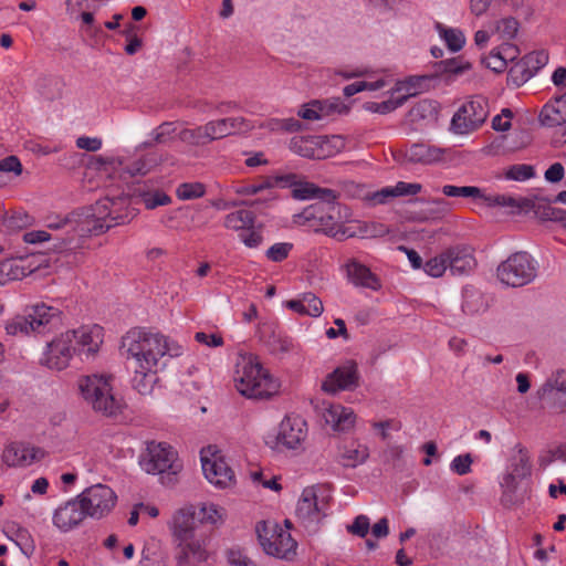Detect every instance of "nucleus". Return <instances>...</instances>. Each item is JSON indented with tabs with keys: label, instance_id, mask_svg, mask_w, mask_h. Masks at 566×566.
Instances as JSON below:
<instances>
[{
	"label": "nucleus",
	"instance_id": "obj_1",
	"mask_svg": "<svg viewBox=\"0 0 566 566\" xmlns=\"http://www.w3.org/2000/svg\"><path fill=\"white\" fill-rule=\"evenodd\" d=\"M122 349L137 368L164 369L169 358L179 357L182 346L160 333L133 328L122 338Z\"/></svg>",
	"mask_w": 566,
	"mask_h": 566
},
{
	"label": "nucleus",
	"instance_id": "obj_2",
	"mask_svg": "<svg viewBox=\"0 0 566 566\" xmlns=\"http://www.w3.org/2000/svg\"><path fill=\"white\" fill-rule=\"evenodd\" d=\"M232 380L237 391L249 399H270L281 388L280 380L254 354L242 350L235 356Z\"/></svg>",
	"mask_w": 566,
	"mask_h": 566
},
{
	"label": "nucleus",
	"instance_id": "obj_3",
	"mask_svg": "<svg viewBox=\"0 0 566 566\" xmlns=\"http://www.w3.org/2000/svg\"><path fill=\"white\" fill-rule=\"evenodd\" d=\"M124 198L105 197L98 200L93 207L85 209L74 219H63L56 222L46 223L49 229L59 230L70 227L78 237L98 235L112 227L124 223L127 216L118 212V208L124 203Z\"/></svg>",
	"mask_w": 566,
	"mask_h": 566
},
{
	"label": "nucleus",
	"instance_id": "obj_4",
	"mask_svg": "<svg viewBox=\"0 0 566 566\" xmlns=\"http://www.w3.org/2000/svg\"><path fill=\"white\" fill-rule=\"evenodd\" d=\"M127 149H117L113 153L99 155L94 158L92 165L102 175L114 180L127 181L137 176H145L158 165L156 154L128 158Z\"/></svg>",
	"mask_w": 566,
	"mask_h": 566
},
{
	"label": "nucleus",
	"instance_id": "obj_5",
	"mask_svg": "<svg viewBox=\"0 0 566 566\" xmlns=\"http://www.w3.org/2000/svg\"><path fill=\"white\" fill-rule=\"evenodd\" d=\"M531 475L530 455L518 448L513 451L504 474L500 479L502 490L501 502L505 507L521 505L527 497L524 481Z\"/></svg>",
	"mask_w": 566,
	"mask_h": 566
},
{
	"label": "nucleus",
	"instance_id": "obj_6",
	"mask_svg": "<svg viewBox=\"0 0 566 566\" xmlns=\"http://www.w3.org/2000/svg\"><path fill=\"white\" fill-rule=\"evenodd\" d=\"M112 380L111 376L103 374L81 376L77 379V389L84 401L106 416H114L122 409L120 399L113 394Z\"/></svg>",
	"mask_w": 566,
	"mask_h": 566
},
{
	"label": "nucleus",
	"instance_id": "obj_7",
	"mask_svg": "<svg viewBox=\"0 0 566 566\" xmlns=\"http://www.w3.org/2000/svg\"><path fill=\"white\" fill-rule=\"evenodd\" d=\"M338 205L335 200H319L307 206L301 212L293 214L292 222L296 227L304 228L308 231L324 232L334 238H342L345 232H339V227L335 220V212Z\"/></svg>",
	"mask_w": 566,
	"mask_h": 566
},
{
	"label": "nucleus",
	"instance_id": "obj_8",
	"mask_svg": "<svg viewBox=\"0 0 566 566\" xmlns=\"http://www.w3.org/2000/svg\"><path fill=\"white\" fill-rule=\"evenodd\" d=\"M329 499V492L323 485H311L302 491L296 505V516L310 533H316L327 517Z\"/></svg>",
	"mask_w": 566,
	"mask_h": 566
},
{
	"label": "nucleus",
	"instance_id": "obj_9",
	"mask_svg": "<svg viewBox=\"0 0 566 566\" xmlns=\"http://www.w3.org/2000/svg\"><path fill=\"white\" fill-rule=\"evenodd\" d=\"M537 260L525 251L511 254L496 270L497 279L503 285L521 287L532 283L538 274Z\"/></svg>",
	"mask_w": 566,
	"mask_h": 566
},
{
	"label": "nucleus",
	"instance_id": "obj_10",
	"mask_svg": "<svg viewBox=\"0 0 566 566\" xmlns=\"http://www.w3.org/2000/svg\"><path fill=\"white\" fill-rule=\"evenodd\" d=\"M200 461L203 475L211 485L220 490L235 486L237 478L230 459L218 446L202 448Z\"/></svg>",
	"mask_w": 566,
	"mask_h": 566
},
{
	"label": "nucleus",
	"instance_id": "obj_11",
	"mask_svg": "<svg viewBox=\"0 0 566 566\" xmlns=\"http://www.w3.org/2000/svg\"><path fill=\"white\" fill-rule=\"evenodd\" d=\"M258 538L264 553L280 559L291 560L296 555L297 543L289 530L275 522L262 521L256 525Z\"/></svg>",
	"mask_w": 566,
	"mask_h": 566
},
{
	"label": "nucleus",
	"instance_id": "obj_12",
	"mask_svg": "<svg viewBox=\"0 0 566 566\" xmlns=\"http://www.w3.org/2000/svg\"><path fill=\"white\" fill-rule=\"evenodd\" d=\"M61 311L45 303H36L27 310L25 315H19L6 324V332L9 335H30L42 333L44 328L60 319Z\"/></svg>",
	"mask_w": 566,
	"mask_h": 566
},
{
	"label": "nucleus",
	"instance_id": "obj_13",
	"mask_svg": "<svg viewBox=\"0 0 566 566\" xmlns=\"http://www.w3.org/2000/svg\"><path fill=\"white\" fill-rule=\"evenodd\" d=\"M139 465L148 474H178L182 469L178 453L174 447L166 442H147L139 455Z\"/></svg>",
	"mask_w": 566,
	"mask_h": 566
},
{
	"label": "nucleus",
	"instance_id": "obj_14",
	"mask_svg": "<svg viewBox=\"0 0 566 566\" xmlns=\"http://www.w3.org/2000/svg\"><path fill=\"white\" fill-rule=\"evenodd\" d=\"M308 436V426L306 420L298 415H286L277 427V433L274 437H268L265 444L273 450H289L300 452Z\"/></svg>",
	"mask_w": 566,
	"mask_h": 566
},
{
	"label": "nucleus",
	"instance_id": "obj_15",
	"mask_svg": "<svg viewBox=\"0 0 566 566\" xmlns=\"http://www.w3.org/2000/svg\"><path fill=\"white\" fill-rule=\"evenodd\" d=\"M489 113L488 101L481 96L473 97L462 103L453 114L450 129L455 135H469L485 123Z\"/></svg>",
	"mask_w": 566,
	"mask_h": 566
},
{
	"label": "nucleus",
	"instance_id": "obj_16",
	"mask_svg": "<svg viewBox=\"0 0 566 566\" xmlns=\"http://www.w3.org/2000/svg\"><path fill=\"white\" fill-rule=\"evenodd\" d=\"M345 146L342 136H295L290 142V149L302 157L322 159L331 157Z\"/></svg>",
	"mask_w": 566,
	"mask_h": 566
},
{
	"label": "nucleus",
	"instance_id": "obj_17",
	"mask_svg": "<svg viewBox=\"0 0 566 566\" xmlns=\"http://www.w3.org/2000/svg\"><path fill=\"white\" fill-rule=\"evenodd\" d=\"M87 516L99 520L108 515L117 502L116 493L106 484H94L77 495Z\"/></svg>",
	"mask_w": 566,
	"mask_h": 566
},
{
	"label": "nucleus",
	"instance_id": "obj_18",
	"mask_svg": "<svg viewBox=\"0 0 566 566\" xmlns=\"http://www.w3.org/2000/svg\"><path fill=\"white\" fill-rule=\"evenodd\" d=\"M69 331L60 333L49 342L43 352L41 363L50 369L63 370L69 367L76 350Z\"/></svg>",
	"mask_w": 566,
	"mask_h": 566
},
{
	"label": "nucleus",
	"instance_id": "obj_19",
	"mask_svg": "<svg viewBox=\"0 0 566 566\" xmlns=\"http://www.w3.org/2000/svg\"><path fill=\"white\" fill-rule=\"evenodd\" d=\"M69 332L73 335L76 356L82 360L94 359L104 343V328L97 324H85Z\"/></svg>",
	"mask_w": 566,
	"mask_h": 566
},
{
	"label": "nucleus",
	"instance_id": "obj_20",
	"mask_svg": "<svg viewBox=\"0 0 566 566\" xmlns=\"http://www.w3.org/2000/svg\"><path fill=\"white\" fill-rule=\"evenodd\" d=\"M209 543L210 537L205 534H196L177 542V565L198 566L206 563L210 557Z\"/></svg>",
	"mask_w": 566,
	"mask_h": 566
},
{
	"label": "nucleus",
	"instance_id": "obj_21",
	"mask_svg": "<svg viewBox=\"0 0 566 566\" xmlns=\"http://www.w3.org/2000/svg\"><path fill=\"white\" fill-rule=\"evenodd\" d=\"M87 516L78 496L60 505L52 516L53 525L63 533L78 527Z\"/></svg>",
	"mask_w": 566,
	"mask_h": 566
},
{
	"label": "nucleus",
	"instance_id": "obj_22",
	"mask_svg": "<svg viewBox=\"0 0 566 566\" xmlns=\"http://www.w3.org/2000/svg\"><path fill=\"white\" fill-rule=\"evenodd\" d=\"M357 382V366L355 363L348 361L327 375L322 384V389L328 394H336L356 387Z\"/></svg>",
	"mask_w": 566,
	"mask_h": 566
},
{
	"label": "nucleus",
	"instance_id": "obj_23",
	"mask_svg": "<svg viewBox=\"0 0 566 566\" xmlns=\"http://www.w3.org/2000/svg\"><path fill=\"white\" fill-rule=\"evenodd\" d=\"M43 452L40 448L21 442L8 444L2 453V461L8 467L25 468L40 460Z\"/></svg>",
	"mask_w": 566,
	"mask_h": 566
},
{
	"label": "nucleus",
	"instance_id": "obj_24",
	"mask_svg": "<svg viewBox=\"0 0 566 566\" xmlns=\"http://www.w3.org/2000/svg\"><path fill=\"white\" fill-rule=\"evenodd\" d=\"M203 128L207 144H209L213 140L248 130L250 125L243 117L237 116L210 120L203 125Z\"/></svg>",
	"mask_w": 566,
	"mask_h": 566
},
{
	"label": "nucleus",
	"instance_id": "obj_25",
	"mask_svg": "<svg viewBox=\"0 0 566 566\" xmlns=\"http://www.w3.org/2000/svg\"><path fill=\"white\" fill-rule=\"evenodd\" d=\"M369 448L358 439L344 440L337 447V461L346 469L363 465L369 458Z\"/></svg>",
	"mask_w": 566,
	"mask_h": 566
},
{
	"label": "nucleus",
	"instance_id": "obj_26",
	"mask_svg": "<svg viewBox=\"0 0 566 566\" xmlns=\"http://www.w3.org/2000/svg\"><path fill=\"white\" fill-rule=\"evenodd\" d=\"M322 417L334 431L346 432L354 428L356 415L352 408L340 403L324 402Z\"/></svg>",
	"mask_w": 566,
	"mask_h": 566
},
{
	"label": "nucleus",
	"instance_id": "obj_27",
	"mask_svg": "<svg viewBox=\"0 0 566 566\" xmlns=\"http://www.w3.org/2000/svg\"><path fill=\"white\" fill-rule=\"evenodd\" d=\"M520 54L516 45L511 43H503L499 48L491 50V52L482 59V63L489 70L501 73L506 70L509 62H514Z\"/></svg>",
	"mask_w": 566,
	"mask_h": 566
},
{
	"label": "nucleus",
	"instance_id": "obj_28",
	"mask_svg": "<svg viewBox=\"0 0 566 566\" xmlns=\"http://www.w3.org/2000/svg\"><path fill=\"white\" fill-rule=\"evenodd\" d=\"M448 265L453 275H467L475 266V259L467 247H453L447 250Z\"/></svg>",
	"mask_w": 566,
	"mask_h": 566
},
{
	"label": "nucleus",
	"instance_id": "obj_29",
	"mask_svg": "<svg viewBox=\"0 0 566 566\" xmlns=\"http://www.w3.org/2000/svg\"><path fill=\"white\" fill-rule=\"evenodd\" d=\"M28 259L12 258L0 262V284L22 280L34 271Z\"/></svg>",
	"mask_w": 566,
	"mask_h": 566
},
{
	"label": "nucleus",
	"instance_id": "obj_30",
	"mask_svg": "<svg viewBox=\"0 0 566 566\" xmlns=\"http://www.w3.org/2000/svg\"><path fill=\"white\" fill-rule=\"evenodd\" d=\"M346 272L349 281L356 286L373 291H377L381 286L379 279L367 266L357 261H349L346 264Z\"/></svg>",
	"mask_w": 566,
	"mask_h": 566
},
{
	"label": "nucleus",
	"instance_id": "obj_31",
	"mask_svg": "<svg viewBox=\"0 0 566 566\" xmlns=\"http://www.w3.org/2000/svg\"><path fill=\"white\" fill-rule=\"evenodd\" d=\"M169 528L176 542L196 535L195 515L187 510H178L169 523Z\"/></svg>",
	"mask_w": 566,
	"mask_h": 566
},
{
	"label": "nucleus",
	"instance_id": "obj_32",
	"mask_svg": "<svg viewBox=\"0 0 566 566\" xmlns=\"http://www.w3.org/2000/svg\"><path fill=\"white\" fill-rule=\"evenodd\" d=\"M444 149L429 144H412L406 151V157L411 163L431 165L443 159Z\"/></svg>",
	"mask_w": 566,
	"mask_h": 566
},
{
	"label": "nucleus",
	"instance_id": "obj_33",
	"mask_svg": "<svg viewBox=\"0 0 566 566\" xmlns=\"http://www.w3.org/2000/svg\"><path fill=\"white\" fill-rule=\"evenodd\" d=\"M284 305L302 316L311 317L321 316L324 310L322 301L313 293H304L298 298L286 301Z\"/></svg>",
	"mask_w": 566,
	"mask_h": 566
},
{
	"label": "nucleus",
	"instance_id": "obj_34",
	"mask_svg": "<svg viewBox=\"0 0 566 566\" xmlns=\"http://www.w3.org/2000/svg\"><path fill=\"white\" fill-rule=\"evenodd\" d=\"M439 116L438 104L430 99L419 101L410 111L409 119L418 126H430L437 123Z\"/></svg>",
	"mask_w": 566,
	"mask_h": 566
},
{
	"label": "nucleus",
	"instance_id": "obj_35",
	"mask_svg": "<svg viewBox=\"0 0 566 566\" xmlns=\"http://www.w3.org/2000/svg\"><path fill=\"white\" fill-rule=\"evenodd\" d=\"M292 197L296 200H335V192L327 188H321L313 182L301 180L298 185H295V189L292 190Z\"/></svg>",
	"mask_w": 566,
	"mask_h": 566
},
{
	"label": "nucleus",
	"instance_id": "obj_36",
	"mask_svg": "<svg viewBox=\"0 0 566 566\" xmlns=\"http://www.w3.org/2000/svg\"><path fill=\"white\" fill-rule=\"evenodd\" d=\"M539 118L542 124L547 127L564 125L566 123V98L558 97L547 103L543 107Z\"/></svg>",
	"mask_w": 566,
	"mask_h": 566
},
{
	"label": "nucleus",
	"instance_id": "obj_37",
	"mask_svg": "<svg viewBox=\"0 0 566 566\" xmlns=\"http://www.w3.org/2000/svg\"><path fill=\"white\" fill-rule=\"evenodd\" d=\"M426 81L424 76H409L405 80L395 81L394 86L390 87L389 93L396 95V99H401V106L411 96L419 93L420 84Z\"/></svg>",
	"mask_w": 566,
	"mask_h": 566
},
{
	"label": "nucleus",
	"instance_id": "obj_38",
	"mask_svg": "<svg viewBox=\"0 0 566 566\" xmlns=\"http://www.w3.org/2000/svg\"><path fill=\"white\" fill-rule=\"evenodd\" d=\"M133 368L134 376L132 385L134 389H136L140 395H150L158 380L157 375L161 369L149 368V370H145L137 368V366H133Z\"/></svg>",
	"mask_w": 566,
	"mask_h": 566
},
{
	"label": "nucleus",
	"instance_id": "obj_39",
	"mask_svg": "<svg viewBox=\"0 0 566 566\" xmlns=\"http://www.w3.org/2000/svg\"><path fill=\"white\" fill-rule=\"evenodd\" d=\"M392 83V75L384 72L375 81H358L352 84L346 85L343 88V93L345 96L350 97L363 91H378L384 88Z\"/></svg>",
	"mask_w": 566,
	"mask_h": 566
},
{
	"label": "nucleus",
	"instance_id": "obj_40",
	"mask_svg": "<svg viewBox=\"0 0 566 566\" xmlns=\"http://www.w3.org/2000/svg\"><path fill=\"white\" fill-rule=\"evenodd\" d=\"M436 30L451 52H459L465 45L467 39L462 30L444 27L441 23L436 24Z\"/></svg>",
	"mask_w": 566,
	"mask_h": 566
},
{
	"label": "nucleus",
	"instance_id": "obj_41",
	"mask_svg": "<svg viewBox=\"0 0 566 566\" xmlns=\"http://www.w3.org/2000/svg\"><path fill=\"white\" fill-rule=\"evenodd\" d=\"M254 216L249 210H237L226 216L223 226L233 231H244L253 228Z\"/></svg>",
	"mask_w": 566,
	"mask_h": 566
},
{
	"label": "nucleus",
	"instance_id": "obj_42",
	"mask_svg": "<svg viewBox=\"0 0 566 566\" xmlns=\"http://www.w3.org/2000/svg\"><path fill=\"white\" fill-rule=\"evenodd\" d=\"M136 196L146 209L153 210L160 206H167L171 198L163 190H149L140 187L136 190Z\"/></svg>",
	"mask_w": 566,
	"mask_h": 566
},
{
	"label": "nucleus",
	"instance_id": "obj_43",
	"mask_svg": "<svg viewBox=\"0 0 566 566\" xmlns=\"http://www.w3.org/2000/svg\"><path fill=\"white\" fill-rule=\"evenodd\" d=\"M198 518L202 524L221 525L226 518V510L214 503L205 502L198 509Z\"/></svg>",
	"mask_w": 566,
	"mask_h": 566
},
{
	"label": "nucleus",
	"instance_id": "obj_44",
	"mask_svg": "<svg viewBox=\"0 0 566 566\" xmlns=\"http://www.w3.org/2000/svg\"><path fill=\"white\" fill-rule=\"evenodd\" d=\"M553 390L566 394V369H558L542 385L537 391L539 399H544Z\"/></svg>",
	"mask_w": 566,
	"mask_h": 566
},
{
	"label": "nucleus",
	"instance_id": "obj_45",
	"mask_svg": "<svg viewBox=\"0 0 566 566\" xmlns=\"http://www.w3.org/2000/svg\"><path fill=\"white\" fill-rule=\"evenodd\" d=\"M492 206H497L509 209L511 213H520L528 207V200L524 198H515L506 195H496L489 198Z\"/></svg>",
	"mask_w": 566,
	"mask_h": 566
},
{
	"label": "nucleus",
	"instance_id": "obj_46",
	"mask_svg": "<svg viewBox=\"0 0 566 566\" xmlns=\"http://www.w3.org/2000/svg\"><path fill=\"white\" fill-rule=\"evenodd\" d=\"M388 97L381 102H366L363 108L366 112L386 115L401 106V99H396V95L387 92Z\"/></svg>",
	"mask_w": 566,
	"mask_h": 566
},
{
	"label": "nucleus",
	"instance_id": "obj_47",
	"mask_svg": "<svg viewBox=\"0 0 566 566\" xmlns=\"http://www.w3.org/2000/svg\"><path fill=\"white\" fill-rule=\"evenodd\" d=\"M534 76L535 75L533 74V71L521 59L510 67L507 73V82L518 87L525 84Z\"/></svg>",
	"mask_w": 566,
	"mask_h": 566
},
{
	"label": "nucleus",
	"instance_id": "obj_48",
	"mask_svg": "<svg viewBox=\"0 0 566 566\" xmlns=\"http://www.w3.org/2000/svg\"><path fill=\"white\" fill-rule=\"evenodd\" d=\"M441 192L451 198H472L479 200L483 198L482 190L475 186H454L444 185Z\"/></svg>",
	"mask_w": 566,
	"mask_h": 566
},
{
	"label": "nucleus",
	"instance_id": "obj_49",
	"mask_svg": "<svg viewBox=\"0 0 566 566\" xmlns=\"http://www.w3.org/2000/svg\"><path fill=\"white\" fill-rule=\"evenodd\" d=\"M269 349L274 355H285L296 352L297 345L289 336L273 335L269 340Z\"/></svg>",
	"mask_w": 566,
	"mask_h": 566
},
{
	"label": "nucleus",
	"instance_id": "obj_50",
	"mask_svg": "<svg viewBox=\"0 0 566 566\" xmlns=\"http://www.w3.org/2000/svg\"><path fill=\"white\" fill-rule=\"evenodd\" d=\"M206 193V186L202 182H184L176 189V195L180 200H192L203 197Z\"/></svg>",
	"mask_w": 566,
	"mask_h": 566
},
{
	"label": "nucleus",
	"instance_id": "obj_51",
	"mask_svg": "<svg viewBox=\"0 0 566 566\" xmlns=\"http://www.w3.org/2000/svg\"><path fill=\"white\" fill-rule=\"evenodd\" d=\"M535 177V169L532 165L527 164H516L510 166L505 172L504 178L506 180H514V181H526Z\"/></svg>",
	"mask_w": 566,
	"mask_h": 566
},
{
	"label": "nucleus",
	"instance_id": "obj_52",
	"mask_svg": "<svg viewBox=\"0 0 566 566\" xmlns=\"http://www.w3.org/2000/svg\"><path fill=\"white\" fill-rule=\"evenodd\" d=\"M422 269L431 277L442 276L447 269H449L447 251L428 260Z\"/></svg>",
	"mask_w": 566,
	"mask_h": 566
},
{
	"label": "nucleus",
	"instance_id": "obj_53",
	"mask_svg": "<svg viewBox=\"0 0 566 566\" xmlns=\"http://www.w3.org/2000/svg\"><path fill=\"white\" fill-rule=\"evenodd\" d=\"M520 23L515 18L507 17L496 22L495 31L502 40H513L518 32Z\"/></svg>",
	"mask_w": 566,
	"mask_h": 566
},
{
	"label": "nucleus",
	"instance_id": "obj_54",
	"mask_svg": "<svg viewBox=\"0 0 566 566\" xmlns=\"http://www.w3.org/2000/svg\"><path fill=\"white\" fill-rule=\"evenodd\" d=\"M297 114L300 117L306 120H319L326 117L323 102L318 99L304 104Z\"/></svg>",
	"mask_w": 566,
	"mask_h": 566
},
{
	"label": "nucleus",
	"instance_id": "obj_55",
	"mask_svg": "<svg viewBox=\"0 0 566 566\" xmlns=\"http://www.w3.org/2000/svg\"><path fill=\"white\" fill-rule=\"evenodd\" d=\"M548 53L545 50L534 51L522 57L534 75L548 63Z\"/></svg>",
	"mask_w": 566,
	"mask_h": 566
},
{
	"label": "nucleus",
	"instance_id": "obj_56",
	"mask_svg": "<svg viewBox=\"0 0 566 566\" xmlns=\"http://www.w3.org/2000/svg\"><path fill=\"white\" fill-rule=\"evenodd\" d=\"M203 125L198 126L191 129H182L179 133V139L184 143L195 145V146H203L207 145L206 135L203 134Z\"/></svg>",
	"mask_w": 566,
	"mask_h": 566
},
{
	"label": "nucleus",
	"instance_id": "obj_57",
	"mask_svg": "<svg viewBox=\"0 0 566 566\" xmlns=\"http://www.w3.org/2000/svg\"><path fill=\"white\" fill-rule=\"evenodd\" d=\"M293 249V244L289 242H277L271 245L266 252L265 256L272 262H282L285 260L291 250Z\"/></svg>",
	"mask_w": 566,
	"mask_h": 566
},
{
	"label": "nucleus",
	"instance_id": "obj_58",
	"mask_svg": "<svg viewBox=\"0 0 566 566\" xmlns=\"http://www.w3.org/2000/svg\"><path fill=\"white\" fill-rule=\"evenodd\" d=\"M271 188H273V181L266 178L256 184L238 186L234 188V192L240 196H254Z\"/></svg>",
	"mask_w": 566,
	"mask_h": 566
},
{
	"label": "nucleus",
	"instance_id": "obj_59",
	"mask_svg": "<svg viewBox=\"0 0 566 566\" xmlns=\"http://www.w3.org/2000/svg\"><path fill=\"white\" fill-rule=\"evenodd\" d=\"M227 560L231 566H258L240 547L229 548Z\"/></svg>",
	"mask_w": 566,
	"mask_h": 566
},
{
	"label": "nucleus",
	"instance_id": "obj_60",
	"mask_svg": "<svg viewBox=\"0 0 566 566\" xmlns=\"http://www.w3.org/2000/svg\"><path fill=\"white\" fill-rule=\"evenodd\" d=\"M472 458L469 453L459 454L450 463V470L458 475H465L471 472Z\"/></svg>",
	"mask_w": 566,
	"mask_h": 566
},
{
	"label": "nucleus",
	"instance_id": "obj_61",
	"mask_svg": "<svg viewBox=\"0 0 566 566\" xmlns=\"http://www.w3.org/2000/svg\"><path fill=\"white\" fill-rule=\"evenodd\" d=\"M175 132V125L172 123L166 122L156 127L153 130L151 136L156 143L164 144L174 136Z\"/></svg>",
	"mask_w": 566,
	"mask_h": 566
},
{
	"label": "nucleus",
	"instance_id": "obj_62",
	"mask_svg": "<svg viewBox=\"0 0 566 566\" xmlns=\"http://www.w3.org/2000/svg\"><path fill=\"white\" fill-rule=\"evenodd\" d=\"M322 102L326 117L333 114L346 115L349 112V106L339 98L326 99Z\"/></svg>",
	"mask_w": 566,
	"mask_h": 566
},
{
	"label": "nucleus",
	"instance_id": "obj_63",
	"mask_svg": "<svg viewBox=\"0 0 566 566\" xmlns=\"http://www.w3.org/2000/svg\"><path fill=\"white\" fill-rule=\"evenodd\" d=\"M134 25H130L129 30L124 31V34L127 39V44L125 45V52L128 55L136 54L140 48L143 46V41L138 38L134 32Z\"/></svg>",
	"mask_w": 566,
	"mask_h": 566
},
{
	"label": "nucleus",
	"instance_id": "obj_64",
	"mask_svg": "<svg viewBox=\"0 0 566 566\" xmlns=\"http://www.w3.org/2000/svg\"><path fill=\"white\" fill-rule=\"evenodd\" d=\"M512 112L509 108H503L502 113L493 117L492 128L497 132H506L511 127Z\"/></svg>",
	"mask_w": 566,
	"mask_h": 566
}]
</instances>
